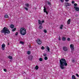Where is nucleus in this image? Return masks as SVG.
I'll use <instances>...</instances> for the list:
<instances>
[{"label":"nucleus","instance_id":"42","mask_svg":"<svg viewBox=\"0 0 79 79\" xmlns=\"http://www.w3.org/2000/svg\"><path fill=\"white\" fill-rule=\"evenodd\" d=\"M65 2H69V0H65Z\"/></svg>","mask_w":79,"mask_h":79},{"label":"nucleus","instance_id":"44","mask_svg":"<svg viewBox=\"0 0 79 79\" xmlns=\"http://www.w3.org/2000/svg\"><path fill=\"white\" fill-rule=\"evenodd\" d=\"M9 43H8V45H9Z\"/></svg>","mask_w":79,"mask_h":79},{"label":"nucleus","instance_id":"37","mask_svg":"<svg viewBox=\"0 0 79 79\" xmlns=\"http://www.w3.org/2000/svg\"><path fill=\"white\" fill-rule=\"evenodd\" d=\"M25 10H27V11H28V9H27V7H25Z\"/></svg>","mask_w":79,"mask_h":79},{"label":"nucleus","instance_id":"12","mask_svg":"<svg viewBox=\"0 0 79 79\" xmlns=\"http://www.w3.org/2000/svg\"><path fill=\"white\" fill-rule=\"evenodd\" d=\"M7 58L9 59H10V60H13V57L11 56H8Z\"/></svg>","mask_w":79,"mask_h":79},{"label":"nucleus","instance_id":"21","mask_svg":"<svg viewBox=\"0 0 79 79\" xmlns=\"http://www.w3.org/2000/svg\"><path fill=\"white\" fill-rule=\"evenodd\" d=\"M10 27L12 29L14 27V25H11Z\"/></svg>","mask_w":79,"mask_h":79},{"label":"nucleus","instance_id":"9","mask_svg":"<svg viewBox=\"0 0 79 79\" xmlns=\"http://www.w3.org/2000/svg\"><path fill=\"white\" fill-rule=\"evenodd\" d=\"M44 13H46V15H48V12L46 10L47 9L45 8V7H44Z\"/></svg>","mask_w":79,"mask_h":79},{"label":"nucleus","instance_id":"4","mask_svg":"<svg viewBox=\"0 0 79 79\" xmlns=\"http://www.w3.org/2000/svg\"><path fill=\"white\" fill-rule=\"evenodd\" d=\"M44 20H43L42 21H40V20H38V24H40V25L39 27V29H42V28L43 27H42V23H44Z\"/></svg>","mask_w":79,"mask_h":79},{"label":"nucleus","instance_id":"27","mask_svg":"<svg viewBox=\"0 0 79 79\" xmlns=\"http://www.w3.org/2000/svg\"><path fill=\"white\" fill-rule=\"evenodd\" d=\"M48 4V5H50V2H47Z\"/></svg>","mask_w":79,"mask_h":79},{"label":"nucleus","instance_id":"15","mask_svg":"<svg viewBox=\"0 0 79 79\" xmlns=\"http://www.w3.org/2000/svg\"><path fill=\"white\" fill-rule=\"evenodd\" d=\"M62 40L63 41H65L66 40V37H63L62 38Z\"/></svg>","mask_w":79,"mask_h":79},{"label":"nucleus","instance_id":"22","mask_svg":"<svg viewBox=\"0 0 79 79\" xmlns=\"http://www.w3.org/2000/svg\"><path fill=\"white\" fill-rule=\"evenodd\" d=\"M63 25H61L60 27V29H63Z\"/></svg>","mask_w":79,"mask_h":79},{"label":"nucleus","instance_id":"6","mask_svg":"<svg viewBox=\"0 0 79 79\" xmlns=\"http://www.w3.org/2000/svg\"><path fill=\"white\" fill-rule=\"evenodd\" d=\"M36 42H37V44H39V45H40V44H41L42 43V41H41L39 39H38L36 40Z\"/></svg>","mask_w":79,"mask_h":79},{"label":"nucleus","instance_id":"5","mask_svg":"<svg viewBox=\"0 0 79 79\" xmlns=\"http://www.w3.org/2000/svg\"><path fill=\"white\" fill-rule=\"evenodd\" d=\"M64 4L66 7H67V6H71V4H70V3L67 2H65Z\"/></svg>","mask_w":79,"mask_h":79},{"label":"nucleus","instance_id":"32","mask_svg":"<svg viewBox=\"0 0 79 79\" xmlns=\"http://www.w3.org/2000/svg\"><path fill=\"white\" fill-rule=\"evenodd\" d=\"M16 31V28H14V29L12 30V31Z\"/></svg>","mask_w":79,"mask_h":79},{"label":"nucleus","instance_id":"26","mask_svg":"<svg viewBox=\"0 0 79 79\" xmlns=\"http://www.w3.org/2000/svg\"><path fill=\"white\" fill-rule=\"evenodd\" d=\"M44 32L45 33H47V31L46 30H44Z\"/></svg>","mask_w":79,"mask_h":79},{"label":"nucleus","instance_id":"35","mask_svg":"<svg viewBox=\"0 0 79 79\" xmlns=\"http://www.w3.org/2000/svg\"><path fill=\"white\" fill-rule=\"evenodd\" d=\"M60 1L62 3L64 2V0H60Z\"/></svg>","mask_w":79,"mask_h":79},{"label":"nucleus","instance_id":"34","mask_svg":"<svg viewBox=\"0 0 79 79\" xmlns=\"http://www.w3.org/2000/svg\"><path fill=\"white\" fill-rule=\"evenodd\" d=\"M72 61L73 62V63H74V59H72Z\"/></svg>","mask_w":79,"mask_h":79},{"label":"nucleus","instance_id":"30","mask_svg":"<svg viewBox=\"0 0 79 79\" xmlns=\"http://www.w3.org/2000/svg\"><path fill=\"white\" fill-rule=\"evenodd\" d=\"M75 3V2H74V1H73L72 2V3L73 4H74V3Z\"/></svg>","mask_w":79,"mask_h":79},{"label":"nucleus","instance_id":"13","mask_svg":"<svg viewBox=\"0 0 79 79\" xmlns=\"http://www.w3.org/2000/svg\"><path fill=\"white\" fill-rule=\"evenodd\" d=\"M74 8H75L76 10V11H79V8L78 7H74Z\"/></svg>","mask_w":79,"mask_h":79},{"label":"nucleus","instance_id":"40","mask_svg":"<svg viewBox=\"0 0 79 79\" xmlns=\"http://www.w3.org/2000/svg\"><path fill=\"white\" fill-rule=\"evenodd\" d=\"M4 71H5V72H6V69H4Z\"/></svg>","mask_w":79,"mask_h":79},{"label":"nucleus","instance_id":"38","mask_svg":"<svg viewBox=\"0 0 79 79\" xmlns=\"http://www.w3.org/2000/svg\"><path fill=\"white\" fill-rule=\"evenodd\" d=\"M18 35V32H16L15 33V35Z\"/></svg>","mask_w":79,"mask_h":79},{"label":"nucleus","instance_id":"24","mask_svg":"<svg viewBox=\"0 0 79 79\" xmlns=\"http://www.w3.org/2000/svg\"><path fill=\"white\" fill-rule=\"evenodd\" d=\"M44 59L45 60H48V57L46 56V57H44Z\"/></svg>","mask_w":79,"mask_h":79},{"label":"nucleus","instance_id":"43","mask_svg":"<svg viewBox=\"0 0 79 79\" xmlns=\"http://www.w3.org/2000/svg\"><path fill=\"white\" fill-rule=\"evenodd\" d=\"M3 33H4V35H6V34H7L6 33H5V32H3Z\"/></svg>","mask_w":79,"mask_h":79},{"label":"nucleus","instance_id":"25","mask_svg":"<svg viewBox=\"0 0 79 79\" xmlns=\"http://www.w3.org/2000/svg\"><path fill=\"white\" fill-rule=\"evenodd\" d=\"M39 60L40 61H42V58H40Z\"/></svg>","mask_w":79,"mask_h":79},{"label":"nucleus","instance_id":"36","mask_svg":"<svg viewBox=\"0 0 79 79\" xmlns=\"http://www.w3.org/2000/svg\"><path fill=\"white\" fill-rule=\"evenodd\" d=\"M74 6H77V4L75 3L74 4Z\"/></svg>","mask_w":79,"mask_h":79},{"label":"nucleus","instance_id":"19","mask_svg":"<svg viewBox=\"0 0 79 79\" xmlns=\"http://www.w3.org/2000/svg\"><path fill=\"white\" fill-rule=\"evenodd\" d=\"M39 69V66L38 65H36V67H35V69H36L37 70Z\"/></svg>","mask_w":79,"mask_h":79},{"label":"nucleus","instance_id":"18","mask_svg":"<svg viewBox=\"0 0 79 79\" xmlns=\"http://www.w3.org/2000/svg\"><path fill=\"white\" fill-rule=\"evenodd\" d=\"M47 49L48 50V52H50V48L47 47Z\"/></svg>","mask_w":79,"mask_h":79},{"label":"nucleus","instance_id":"41","mask_svg":"<svg viewBox=\"0 0 79 79\" xmlns=\"http://www.w3.org/2000/svg\"><path fill=\"white\" fill-rule=\"evenodd\" d=\"M76 75L77 76V77H79V75H78V74H77H77H76Z\"/></svg>","mask_w":79,"mask_h":79},{"label":"nucleus","instance_id":"23","mask_svg":"<svg viewBox=\"0 0 79 79\" xmlns=\"http://www.w3.org/2000/svg\"><path fill=\"white\" fill-rule=\"evenodd\" d=\"M19 43L20 44H22V45H24V43L23 42V41H21Z\"/></svg>","mask_w":79,"mask_h":79},{"label":"nucleus","instance_id":"3","mask_svg":"<svg viewBox=\"0 0 79 79\" xmlns=\"http://www.w3.org/2000/svg\"><path fill=\"white\" fill-rule=\"evenodd\" d=\"M20 32L22 35H24L26 34V30L24 28L22 27L21 28Z\"/></svg>","mask_w":79,"mask_h":79},{"label":"nucleus","instance_id":"29","mask_svg":"<svg viewBox=\"0 0 79 79\" xmlns=\"http://www.w3.org/2000/svg\"><path fill=\"white\" fill-rule=\"evenodd\" d=\"M41 49H42V50H44V49H45V48H44V46H42Z\"/></svg>","mask_w":79,"mask_h":79},{"label":"nucleus","instance_id":"33","mask_svg":"<svg viewBox=\"0 0 79 79\" xmlns=\"http://www.w3.org/2000/svg\"><path fill=\"white\" fill-rule=\"evenodd\" d=\"M59 40H61V37L60 36L59 37Z\"/></svg>","mask_w":79,"mask_h":79},{"label":"nucleus","instance_id":"14","mask_svg":"<svg viewBox=\"0 0 79 79\" xmlns=\"http://www.w3.org/2000/svg\"><path fill=\"white\" fill-rule=\"evenodd\" d=\"M72 79H77L76 78V77L74 75H72Z\"/></svg>","mask_w":79,"mask_h":79},{"label":"nucleus","instance_id":"17","mask_svg":"<svg viewBox=\"0 0 79 79\" xmlns=\"http://www.w3.org/2000/svg\"><path fill=\"white\" fill-rule=\"evenodd\" d=\"M25 5L27 7H29V4L28 3L25 4Z\"/></svg>","mask_w":79,"mask_h":79},{"label":"nucleus","instance_id":"10","mask_svg":"<svg viewBox=\"0 0 79 79\" xmlns=\"http://www.w3.org/2000/svg\"><path fill=\"white\" fill-rule=\"evenodd\" d=\"M28 58L29 60H32V58H33V56H28Z\"/></svg>","mask_w":79,"mask_h":79},{"label":"nucleus","instance_id":"8","mask_svg":"<svg viewBox=\"0 0 79 79\" xmlns=\"http://www.w3.org/2000/svg\"><path fill=\"white\" fill-rule=\"evenodd\" d=\"M63 50L65 52H66L68 51V48L66 47H63Z\"/></svg>","mask_w":79,"mask_h":79},{"label":"nucleus","instance_id":"31","mask_svg":"<svg viewBox=\"0 0 79 79\" xmlns=\"http://www.w3.org/2000/svg\"><path fill=\"white\" fill-rule=\"evenodd\" d=\"M70 40H71V39L69 38H68L67 39V40H68L69 41H70Z\"/></svg>","mask_w":79,"mask_h":79},{"label":"nucleus","instance_id":"20","mask_svg":"<svg viewBox=\"0 0 79 79\" xmlns=\"http://www.w3.org/2000/svg\"><path fill=\"white\" fill-rule=\"evenodd\" d=\"M4 17L5 18H8V15H5Z\"/></svg>","mask_w":79,"mask_h":79},{"label":"nucleus","instance_id":"1","mask_svg":"<svg viewBox=\"0 0 79 79\" xmlns=\"http://www.w3.org/2000/svg\"><path fill=\"white\" fill-rule=\"evenodd\" d=\"M60 67L61 69H64V66H68V63H66V60L62 58L60 60Z\"/></svg>","mask_w":79,"mask_h":79},{"label":"nucleus","instance_id":"2","mask_svg":"<svg viewBox=\"0 0 79 79\" xmlns=\"http://www.w3.org/2000/svg\"><path fill=\"white\" fill-rule=\"evenodd\" d=\"M1 33H3V32H5L9 34L10 33V30L8 29V28L6 27H4V28H3L2 30L1 31Z\"/></svg>","mask_w":79,"mask_h":79},{"label":"nucleus","instance_id":"16","mask_svg":"<svg viewBox=\"0 0 79 79\" xmlns=\"http://www.w3.org/2000/svg\"><path fill=\"white\" fill-rule=\"evenodd\" d=\"M67 23L68 24H70V23H71V19H69L68 20Z\"/></svg>","mask_w":79,"mask_h":79},{"label":"nucleus","instance_id":"11","mask_svg":"<svg viewBox=\"0 0 79 79\" xmlns=\"http://www.w3.org/2000/svg\"><path fill=\"white\" fill-rule=\"evenodd\" d=\"M2 49L3 50H5V44H3L2 45Z\"/></svg>","mask_w":79,"mask_h":79},{"label":"nucleus","instance_id":"7","mask_svg":"<svg viewBox=\"0 0 79 79\" xmlns=\"http://www.w3.org/2000/svg\"><path fill=\"white\" fill-rule=\"evenodd\" d=\"M70 48L72 50H73L74 49V45L73 44H71L70 45Z\"/></svg>","mask_w":79,"mask_h":79},{"label":"nucleus","instance_id":"39","mask_svg":"<svg viewBox=\"0 0 79 79\" xmlns=\"http://www.w3.org/2000/svg\"><path fill=\"white\" fill-rule=\"evenodd\" d=\"M44 56H47V54H44L43 55Z\"/></svg>","mask_w":79,"mask_h":79},{"label":"nucleus","instance_id":"28","mask_svg":"<svg viewBox=\"0 0 79 79\" xmlns=\"http://www.w3.org/2000/svg\"><path fill=\"white\" fill-rule=\"evenodd\" d=\"M27 53L28 55H30V54H31V52H30V51H28L27 52Z\"/></svg>","mask_w":79,"mask_h":79}]
</instances>
